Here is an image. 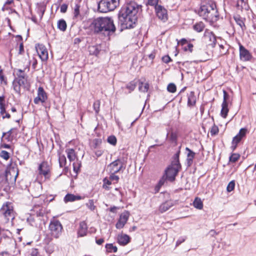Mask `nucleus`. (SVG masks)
Masks as SVG:
<instances>
[{
    "mask_svg": "<svg viewBox=\"0 0 256 256\" xmlns=\"http://www.w3.org/2000/svg\"><path fill=\"white\" fill-rule=\"evenodd\" d=\"M193 47V44L191 43H189L187 46L184 47L183 49L185 52L189 50L190 52H192Z\"/></svg>",
    "mask_w": 256,
    "mask_h": 256,
    "instance_id": "nucleus-58",
    "label": "nucleus"
},
{
    "mask_svg": "<svg viewBox=\"0 0 256 256\" xmlns=\"http://www.w3.org/2000/svg\"><path fill=\"white\" fill-rule=\"evenodd\" d=\"M160 0H148L146 3L147 5L152 6L154 7V9L157 6H160L158 3Z\"/></svg>",
    "mask_w": 256,
    "mask_h": 256,
    "instance_id": "nucleus-49",
    "label": "nucleus"
},
{
    "mask_svg": "<svg viewBox=\"0 0 256 256\" xmlns=\"http://www.w3.org/2000/svg\"><path fill=\"white\" fill-rule=\"evenodd\" d=\"M103 185L102 188L106 190H110V187L108 186L112 184V181L110 179H108L107 178H105L103 179Z\"/></svg>",
    "mask_w": 256,
    "mask_h": 256,
    "instance_id": "nucleus-41",
    "label": "nucleus"
},
{
    "mask_svg": "<svg viewBox=\"0 0 256 256\" xmlns=\"http://www.w3.org/2000/svg\"><path fill=\"white\" fill-rule=\"evenodd\" d=\"M181 170L168 166L164 170V172L161 177L166 182L168 181L172 182L176 180V178Z\"/></svg>",
    "mask_w": 256,
    "mask_h": 256,
    "instance_id": "nucleus-8",
    "label": "nucleus"
},
{
    "mask_svg": "<svg viewBox=\"0 0 256 256\" xmlns=\"http://www.w3.org/2000/svg\"><path fill=\"white\" fill-rule=\"evenodd\" d=\"M240 158V155L236 153H234L231 154L229 158L230 162H235L238 161Z\"/></svg>",
    "mask_w": 256,
    "mask_h": 256,
    "instance_id": "nucleus-45",
    "label": "nucleus"
},
{
    "mask_svg": "<svg viewBox=\"0 0 256 256\" xmlns=\"http://www.w3.org/2000/svg\"><path fill=\"white\" fill-rule=\"evenodd\" d=\"M38 54L43 62L46 61L48 59V52L46 46L42 44H38L36 46Z\"/></svg>",
    "mask_w": 256,
    "mask_h": 256,
    "instance_id": "nucleus-11",
    "label": "nucleus"
},
{
    "mask_svg": "<svg viewBox=\"0 0 256 256\" xmlns=\"http://www.w3.org/2000/svg\"><path fill=\"white\" fill-rule=\"evenodd\" d=\"M156 16L159 19L166 22L168 20L167 10L162 6H157L155 8Z\"/></svg>",
    "mask_w": 256,
    "mask_h": 256,
    "instance_id": "nucleus-16",
    "label": "nucleus"
},
{
    "mask_svg": "<svg viewBox=\"0 0 256 256\" xmlns=\"http://www.w3.org/2000/svg\"><path fill=\"white\" fill-rule=\"evenodd\" d=\"M89 26L94 34L104 36L114 34L116 30L112 18L108 16L94 18Z\"/></svg>",
    "mask_w": 256,
    "mask_h": 256,
    "instance_id": "nucleus-2",
    "label": "nucleus"
},
{
    "mask_svg": "<svg viewBox=\"0 0 256 256\" xmlns=\"http://www.w3.org/2000/svg\"><path fill=\"white\" fill-rule=\"evenodd\" d=\"M58 161L60 168L64 166L66 162V156L64 155L59 154Z\"/></svg>",
    "mask_w": 256,
    "mask_h": 256,
    "instance_id": "nucleus-43",
    "label": "nucleus"
},
{
    "mask_svg": "<svg viewBox=\"0 0 256 256\" xmlns=\"http://www.w3.org/2000/svg\"><path fill=\"white\" fill-rule=\"evenodd\" d=\"M67 28L66 22L64 19H60L58 22V28L62 32H64Z\"/></svg>",
    "mask_w": 256,
    "mask_h": 256,
    "instance_id": "nucleus-37",
    "label": "nucleus"
},
{
    "mask_svg": "<svg viewBox=\"0 0 256 256\" xmlns=\"http://www.w3.org/2000/svg\"><path fill=\"white\" fill-rule=\"evenodd\" d=\"M120 4V0H100L98 2V10L106 13L114 10Z\"/></svg>",
    "mask_w": 256,
    "mask_h": 256,
    "instance_id": "nucleus-5",
    "label": "nucleus"
},
{
    "mask_svg": "<svg viewBox=\"0 0 256 256\" xmlns=\"http://www.w3.org/2000/svg\"><path fill=\"white\" fill-rule=\"evenodd\" d=\"M174 202L173 200H166L162 203L159 206V211L161 213H164L168 210L170 208L174 206Z\"/></svg>",
    "mask_w": 256,
    "mask_h": 256,
    "instance_id": "nucleus-19",
    "label": "nucleus"
},
{
    "mask_svg": "<svg viewBox=\"0 0 256 256\" xmlns=\"http://www.w3.org/2000/svg\"><path fill=\"white\" fill-rule=\"evenodd\" d=\"M100 100H96L93 104V108L96 114H98L100 112Z\"/></svg>",
    "mask_w": 256,
    "mask_h": 256,
    "instance_id": "nucleus-46",
    "label": "nucleus"
},
{
    "mask_svg": "<svg viewBox=\"0 0 256 256\" xmlns=\"http://www.w3.org/2000/svg\"><path fill=\"white\" fill-rule=\"evenodd\" d=\"M162 61L168 64L169 62L172 60V58L168 55H166L162 57Z\"/></svg>",
    "mask_w": 256,
    "mask_h": 256,
    "instance_id": "nucleus-57",
    "label": "nucleus"
},
{
    "mask_svg": "<svg viewBox=\"0 0 256 256\" xmlns=\"http://www.w3.org/2000/svg\"><path fill=\"white\" fill-rule=\"evenodd\" d=\"M228 103L222 102V110L220 112L221 116L224 118H226L228 116Z\"/></svg>",
    "mask_w": 256,
    "mask_h": 256,
    "instance_id": "nucleus-32",
    "label": "nucleus"
},
{
    "mask_svg": "<svg viewBox=\"0 0 256 256\" xmlns=\"http://www.w3.org/2000/svg\"><path fill=\"white\" fill-rule=\"evenodd\" d=\"M198 14L208 22H214L219 18L216 4L212 2L202 4L198 11Z\"/></svg>",
    "mask_w": 256,
    "mask_h": 256,
    "instance_id": "nucleus-3",
    "label": "nucleus"
},
{
    "mask_svg": "<svg viewBox=\"0 0 256 256\" xmlns=\"http://www.w3.org/2000/svg\"><path fill=\"white\" fill-rule=\"evenodd\" d=\"M102 143L101 138H94L92 140L90 148L92 150L100 148V146Z\"/></svg>",
    "mask_w": 256,
    "mask_h": 256,
    "instance_id": "nucleus-30",
    "label": "nucleus"
},
{
    "mask_svg": "<svg viewBox=\"0 0 256 256\" xmlns=\"http://www.w3.org/2000/svg\"><path fill=\"white\" fill-rule=\"evenodd\" d=\"M165 182H166L160 178L154 188L155 193L158 192L160 191V188L165 184Z\"/></svg>",
    "mask_w": 256,
    "mask_h": 256,
    "instance_id": "nucleus-42",
    "label": "nucleus"
},
{
    "mask_svg": "<svg viewBox=\"0 0 256 256\" xmlns=\"http://www.w3.org/2000/svg\"><path fill=\"white\" fill-rule=\"evenodd\" d=\"M130 241V237L126 234H120L117 236V242L120 246H126Z\"/></svg>",
    "mask_w": 256,
    "mask_h": 256,
    "instance_id": "nucleus-18",
    "label": "nucleus"
},
{
    "mask_svg": "<svg viewBox=\"0 0 256 256\" xmlns=\"http://www.w3.org/2000/svg\"><path fill=\"white\" fill-rule=\"evenodd\" d=\"M48 99V96L46 92L44 91V88L40 86L38 90V96L34 100V102L35 104H38L40 102L42 103H44Z\"/></svg>",
    "mask_w": 256,
    "mask_h": 256,
    "instance_id": "nucleus-14",
    "label": "nucleus"
},
{
    "mask_svg": "<svg viewBox=\"0 0 256 256\" xmlns=\"http://www.w3.org/2000/svg\"><path fill=\"white\" fill-rule=\"evenodd\" d=\"M39 172L40 174L47 177L49 174L50 168V166L46 162H42L38 166Z\"/></svg>",
    "mask_w": 256,
    "mask_h": 256,
    "instance_id": "nucleus-17",
    "label": "nucleus"
},
{
    "mask_svg": "<svg viewBox=\"0 0 256 256\" xmlns=\"http://www.w3.org/2000/svg\"><path fill=\"white\" fill-rule=\"evenodd\" d=\"M100 46L98 45L92 46L89 47V52L90 54L97 56L100 52Z\"/></svg>",
    "mask_w": 256,
    "mask_h": 256,
    "instance_id": "nucleus-28",
    "label": "nucleus"
},
{
    "mask_svg": "<svg viewBox=\"0 0 256 256\" xmlns=\"http://www.w3.org/2000/svg\"><path fill=\"white\" fill-rule=\"evenodd\" d=\"M0 156L5 160H8L10 158V153L6 150H2L0 153Z\"/></svg>",
    "mask_w": 256,
    "mask_h": 256,
    "instance_id": "nucleus-51",
    "label": "nucleus"
},
{
    "mask_svg": "<svg viewBox=\"0 0 256 256\" xmlns=\"http://www.w3.org/2000/svg\"><path fill=\"white\" fill-rule=\"evenodd\" d=\"M27 222L30 224L32 226H36V224H35L34 222V217L30 215L27 218Z\"/></svg>",
    "mask_w": 256,
    "mask_h": 256,
    "instance_id": "nucleus-53",
    "label": "nucleus"
},
{
    "mask_svg": "<svg viewBox=\"0 0 256 256\" xmlns=\"http://www.w3.org/2000/svg\"><path fill=\"white\" fill-rule=\"evenodd\" d=\"M68 5L66 4H62L60 8V11L62 13H65L68 9Z\"/></svg>",
    "mask_w": 256,
    "mask_h": 256,
    "instance_id": "nucleus-64",
    "label": "nucleus"
},
{
    "mask_svg": "<svg viewBox=\"0 0 256 256\" xmlns=\"http://www.w3.org/2000/svg\"><path fill=\"white\" fill-rule=\"evenodd\" d=\"M196 98L194 92L192 91L189 94H188V103L187 105L189 107H192L196 105Z\"/></svg>",
    "mask_w": 256,
    "mask_h": 256,
    "instance_id": "nucleus-24",
    "label": "nucleus"
},
{
    "mask_svg": "<svg viewBox=\"0 0 256 256\" xmlns=\"http://www.w3.org/2000/svg\"><path fill=\"white\" fill-rule=\"evenodd\" d=\"M169 135V133L168 132L166 134V138L168 137ZM169 141L172 143H174L176 144H177V141H178V134L176 132H172L170 134V137L168 138Z\"/></svg>",
    "mask_w": 256,
    "mask_h": 256,
    "instance_id": "nucleus-31",
    "label": "nucleus"
},
{
    "mask_svg": "<svg viewBox=\"0 0 256 256\" xmlns=\"http://www.w3.org/2000/svg\"><path fill=\"white\" fill-rule=\"evenodd\" d=\"M6 104L4 103L0 104V114H2L6 113Z\"/></svg>",
    "mask_w": 256,
    "mask_h": 256,
    "instance_id": "nucleus-62",
    "label": "nucleus"
},
{
    "mask_svg": "<svg viewBox=\"0 0 256 256\" xmlns=\"http://www.w3.org/2000/svg\"><path fill=\"white\" fill-rule=\"evenodd\" d=\"M130 216V212L128 210H125L120 216L118 222L116 224V227L117 229L123 228L127 222Z\"/></svg>",
    "mask_w": 256,
    "mask_h": 256,
    "instance_id": "nucleus-13",
    "label": "nucleus"
},
{
    "mask_svg": "<svg viewBox=\"0 0 256 256\" xmlns=\"http://www.w3.org/2000/svg\"><path fill=\"white\" fill-rule=\"evenodd\" d=\"M62 230V226L58 220L54 218L50 220L48 230L52 236L55 238H58L61 236Z\"/></svg>",
    "mask_w": 256,
    "mask_h": 256,
    "instance_id": "nucleus-7",
    "label": "nucleus"
},
{
    "mask_svg": "<svg viewBox=\"0 0 256 256\" xmlns=\"http://www.w3.org/2000/svg\"><path fill=\"white\" fill-rule=\"evenodd\" d=\"M10 165L11 166V170H10V174H11V172H14V174L16 172V174L14 176V182H15L16 181V178L18 177V168H16V163L12 164V162H11L10 163Z\"/></svg>",
    "mask_w": 256,
    "mask_h": 256,
    "instance_id": "nucleus-39",
    "label": "nucleus"
},
{
    "mask_svg": "<svg viewBox=\"0 0 256 256\" xmlns=\"http://www.w3.org/2000/svg\"><path fill=\"white\" fill-rule=\"evenodd\" d=\"M0 214L4 218L5 222L8 223L10 220L12 221L14 218V216L12 203L8 202H4L0 209Z\"/></svg>",
    "mask_w": 256,
    "mask_h": 256,
    "instance_id": "nucleus-6",
    "label": "nucleus"
},
{
    "mask_svg": "<svg viewBox=\"0 0 256 256\" xmlns=\"http://www.w3.org/2000/svg\"><path fill=\"white\" fill-rule=\"evenodd\" d=\"M248 132V130L246 128H243L240 129L238 133L236 135L241 140L246 136Z\"/></svg>",
    "mask_w": 256,
    "mask_h": 256,
    "instance_id": "nucleus-34",
    "label": "nucleus"
},
{
    "mask_svg": "<svg viewBox=\"0 0 256 256\" xmlns=\"http://www.w3.org/2000/svg\"><path fill=\"white\" fill-rule=\"evenodd\" d=\"M108 167L110 168V176L109 178L111 181L115 180L116 182H118L120 178L116 174L122 171L124 172L126 168V166L123 160L118 158L108 164Z\"/></svg>",
    "mask_w": 256,
    "mask_h": 256,
    "instance_id": "nucleus-4",
    "label": "nucleus"
},
{
    "mask_svg": "<svg viewBox=\"0 0 256 256\" xmlns=\"http://www.w3.org/2000/svg\"><path fill=\"white\" fill-rule=\"evenodd\" d=\"M180 148L181 146H179L178 150L172 156V158L171 163L169 164V166H171L181 170L182 165L180 162Z\"/></svg>",
    "mask_w": 256,
    "mask_h": 256,
    "instance_id": "nucleus-15",
    "label": "nucleus"
},
{
    "mask_svg": "<svg viewBox=\"0 0 256 256\" xmlns=\"http://www.w3.org/2000/svg\"><path fill=\"white\" fill-rule=\"evenodd\" d=\"M107 142L110 144L112 145V146H116L117 142V140L116 137L112 135L109 136H108L107 138Z\"/></svg>",
    "mask_w": 256,
    "mask_h": 256,
    "instance_id": "nucleus-44",
    "label": "nucleus"
},
{
    "mask_svg": "<svg viewBox=\"0 0 256 256\" xmlns=\"http://www.w3.org/2000/svg\"><path fill=\"white\" fill-rule=\"evenodd\" d=\"M205 28V24L202 22H197L192 26L193 30L197 32H202Z\"/></svg>",
    "mask_w": 256,
    "mask_h": 256,
    "instance_id": "nucleus-26",
    "label": "nucleus"
},
{
    "mask_svg": "<svg viewBox=\"0 0 256 256\" xmlns=\"http://www.w3.org/2000/svg\"><path fill=\"white\" fill-rule=\"evenodd\" d=\"M248 132V130L246 128H243L240 129L238 133L236 135L241 140L246 136Z\"/></svg>",
    "mask_w": 256,
    "mask_h": 256,
    "instance_id": "nucleus-33",
    "label": "nucleus"
},
{
    "mask_svg": "<svg viewBox=\"0 0 256 256\" xmlns=\"http://www.w3.org/2000/svg\"><path fill=\"white\" fill-rule=\"evenodd\" d=\"M6 104L4 103L0 104V114H2L6 113Z\"/></svg>",
    "mask_w": 256,
    "mask_h": 256,
    "instance_id": "nucleus-61",
    "label": "nucleus"
},
{
    "mask_svg": "<svg viewBox=\"0 0 256 256\" xmlns=\"http://www.w3.org/2000/svg\"><path fill=\"white\" fill-rule=\"evenodd\" d=\"M94 150V152L97 158H99L102 156L104 153V151L101 150L100 148H98L97 149H95Z\"/></svg>",
    "mask_w": 256,
    "mask_h": 256,
    "instance_id": "nucleus-55",
    "label": "nucleus"
},
{
    "mask_svg": "<svg viewBox=\"0 0 256 256\" xmlns=\"http://www.w3.org/2000/svg\"><path fill=\"white\" fill-rule=\"evenodd\" d=\"M194 206L198 210H202L203 208V203L200 198H196L193 202Z\"/></svg>",
    "mask_w": 256,
    "mask_h": 256,
    "instance_id": "nucleus-36",
    "label": "nucleus"
},
{
    "mask_svg": "<svg viewBox=\"0 0 256 256\" xmlns=\"http://www.w3.org/2000/svg\"><path fill=\"white\" fill-rule=\"evenodd\" d=\"M106 250L108 252H116L118 250V248L116 246H114L112 244H106L105 246Z\"/></svg>",
    "mask_w": 256,
    "mask_h": 256,
    "instance_id": "nucleus-38",
    "label": "nucleus"
},
{
    "mask_svg": "<svg viewBox=\"0 0 256 256\" xmlns=\"http://www.w3.org/2000/svg\"><path fill=\"white\" fill-rule=\"evenodd\" d=\"M186 150L188 152L187 154L186 165L188 167H190L192 164L196 153L188 147L186 148Z\"/></svg>",
    "mask_w": 256,
    "mask_h": 256,
    "instance_id": "nucleus-20",
    "label": "nucleus"
},
{
    "mask_svg": "<svg viewBox=\"0 0 256 256\" xmlns=\"http://www.w3.org/2000/svg\"><path fill=\"white\" fill-rule=\"evenodd\" d=\"M86 205L92 211L94 210L96 208V206L94 205V200L92 199L89 200L88 202Z\"/></svg>",
    "mask_w": 256,
    "mask_h": 256,
    "instance_id": "nucleus-47",
    "label": "nucleus"
},
{
    "mask_svg": "<svg viewBox=\"0 0 256 256\" xmlns=\"http://www.w3.org/2000/svg\"><path fill=\"white\" fill-rule=\"evenodd\" d=\"M245 4L246 3L244 0H238L236 3V7L238 9H242L243 8L242 4Z\"/></svg>",
    "mask_w": 256,
    "mask_h": 256,
    "instance_id": "nucleus-60",
    "label": "nucleus"
},
{
    "mask_svg": "<svg viewBox=\"0 0 256 256\" xmlns=\"http://www.w3.org/2000/svg\"><path fill=\"white\" fill-rule=\"evenodd\" d=\"M248 132V130L246 128H243L240 129L238 133L236 135L241 140L246 136Z\"/></svg>",
    "mask_w": 256,
    "mask_h": 256,
    "instance_id": "nucleus-35",
    "label": "nucleus"
},
{
    "mask_svg": "<svg viewBox=\"0 0 256 256\" xmlns=\"http://www.w3.org/2000/svg\"><path fill=\"white\" fill-rule=\"evenodd\" d=\"M203 39L206 42L208 43V45L212 48L215 47L216 43V36L214 32L208 29L205 30L203 36Z\"/></svg>",
    "mask_w": 256,
    "mask_h": 256,
    "instance_id": "nucleus-10",
    "label": "nucleus"
},
{
    "mask_svg": "<svg viewBox=\"0 0 256 256\" xmlns=\"http://www.w3.org/2000/svg\"><path fill=\"white\" fill-rule=\"evenodd\" d=\"M73 19L76 20H81L82 16L80 14V5L78 4H76L74 8Z\"/></svg>",
    "mask_w": 256,
    "mask_h": 256,
    "instance_id": "nucleus-25",
    "label": "nucleus"
},
{
    "mask_svg": "<svg viewBox=\"0 0 256 256\" xmlns=\"http://www.w3.org/2000/svg\"><path fill=\"white\" fill-rule=\"evenodd\" d=\"M218 132V128L216 126H213L210 130V134L212 136L216 134Z\"/></svg>",
    "mask_w": 256,
    "mask_h": 256,
    "instance_id": "nucleus-63",
    "label": "nucleus"
},
{
    "mask_svg": "<svg viewBox=\"0 0 256 256\" xmlns=\"http://www.w3.org/2000/svg\"><path fill=\"white\" fill-rule=\"evenodd\" d=\"M84 198L79 195H74L72 194H67L64 197V200L66 203L72 202L82 199Z\"/></svg>",
    "mask_w": 256,
    "mask_h": 256,
    "instance_id": "nucleus-23",
    "label": "nucleus"
},
{
    "mask_svg": "<svg viewBox=\"0 0 256 256\" xmlns=\"http://www.w3.org/2000/svg\"><path fill=\"white\" fill-rule=\"evenodd\" d=\"M142 5L134 1L126 2L120 8L118 14V24L122 29H130L136 26L138 13L142 10Z\"/></svg>",
    "mask_w": 256,
    "mask_h": 256,
    "instance_id": "nucleus-1",
    "label": "nucleus"
},
{
    "mask_svg": "<svg viewBox=\"0 0 256 256\" xmlns=\"http://www.w3.org/2000/svg\"><path fill=\"white\" fill-rule=\"evenodd\" d=\"M223 94H224V98H223V102L224 103H228V100L230 98V96L228 94L226 90H223Z\"/></svg>",
    "mask_w": 256,
    "mask_h": 256,
    "instance_id": "nucleus-56",
    "label": "nucleus"
},
{
    "mask_svg": "<svg viewBox=\"0 0 256 256\" xmlns=\"http://www.w3.org/2000/svg\"><path fill=\"white\" fill-rule=\"evenodd\" d=\"M87 232L88 226L86 222L84 221L80 222L78 230V236L82 237L86 236Z\"/></svg>",
    "mask_w": 256,
    "mask_h": 256,
    "instance_id": "nucleus-21",
    "label": "nucleus"
},
{
    "mask_svg": "<svg viewBox=\"0 0 256 256\" xmlns=\"http://www.w3.org/2000/svg\"><path fill=\"white\" fill-rule=\"evenodd\" d=\"M17 77L15 78L14 79H25L28 78V76L26 73L22 74H16Z\"/></svg>",
    "mask_w": 256,
    "mask_h": 256,
    "instance_id": "nucleus-59",
    "label": "nucleus"
},
{
    "mask_svg": "<svg viewBox=\"0 0 256 256\" xmlns=\"http://www.w3.org/2000/svg\"><path fill=\"white\" fill-rule=\"evenodd\" d=\"M234 19L236 24L240 26L242 32H244V31L246 29L244 24V20L246 19L244 18H242L238 14L234 16Z\"/></svg>",
    "mask_w": 256,
    "mask_h": 256,
    "instance_id": "nucleus-22",
    "label": "nucleus"
},
{
    "mask_svg": "<svg viewBox=\"0 0 256 256\" xmlns=\"http://www.w3.org/2000/svg\"><path fill=\"white\" fill-rule=\"evenodd\" d=\"M239 51L240 59L244 62L250 61L252 56L250 52L246 49L241 44H239Z\"/></svg>",
    "mask_w": 256,
    "mask_h": 256,
    "instance_id": "nucleus-12",
    "label": "nucleus"
},
{
    "mask_svg": "<svg viewBox=\"0 0 256 256\" xmlns=\"http://www.w3.org/2000/svg\"><path fill=\"white\" fill-rule=\"evenodd\" d=\"M142 85L143 82L139 81V90L144 92H147L149 88V84L148 83H145L144 86Z\"/></svg>",
    "mask_w": 256,
    "mask_h": 256,
    "instance_id": "nucleus-40",
    "label": "nucleus"
},
{
    "mask_svg": "<svg viewBox=\"0 0 256 256\" xmlns=\"http://www.w3.org/2000/svg\"><path fill=\"white\" fill-rule=\"evenodd\" d=\"M53 236H52L46 234L44 240V244H48L52 240Z\"/></svg>",
    "mask_w": 256,
    "mask_h": 256,
    "instance_id": "nucleus-54",
    "label": "nucleus"
},
{
    "mask_svg": "<svg viewBox=\"0 0 256 256\" xmlns=\"http://www.w3.org/2000/svg\"><path fill=\"white\" fill-rule=\"evenodd\" d=\"M137 83L138 81L134 80L128 82L126 86V88L129 90L128 94L131 93L134 90L137 86Z\"/></svg>",
    "mask_w": 256,
    "mask_h": 256,
    "instance_id": "nucleus-29",
    "label": "nucleus"
},
{
    "mask_svg": "<svg viewBox=\"0 0 256 256\" xmlns=\"http://www.w3.org/2000/svg\"><path fill=\"white\" fill-rule=\"evenodd\" d=\"M234 187L235 182L234 180H232L228 184L226 187V190L228 192H231L234 190Z\"/></svg>",
    "mask_w": 256,
    "mask_h": 256,
    "instance_id": "nucleus-50",
    "label": "nucleus"
},
{
    "mask_svg": "<svg viewBox=\"0 0 256 256\" xmlns=\"http://www.w3.org/2000/svg\"><path fill=\"white\" fill-rule=\"evenodd\" d=\"M167 90L168 92L174 93L176 90V87L175 84L173 83H170L167 86Z\"/></svg>",
    "mask_w": 256,
    "mask_h": 256,
    "instance_id": "nucleus-48",
    "label": "nucleus"
},
{
    "mask_svg": "<svg viewBox=\"0 0 256 256\" xmlns=\"http://www.w3.org/2000/svg\"><path fill=\"white\" fill-rule=\"evenodd\" d=\"M67 157L70 162L74 161L76 158L75 150L73 148H68L66 150Z\"/></svg>",
    "mask_w": 256,
    "mask_h": 256,
    "instance_id": "nucleus-27",
    "label": "nucleus"
},
{
    "mask_svg": "<svg viewBox=\"0 0 256 256\" xmlns=\"http://www.w3.org/2000/svg\"><path fill=\"white\" fill-rule=\"evenodd\" d=\"M80 166H81V163H80V162L78 161H77L76 162H74L73 163L74 170L76 173H78V172L80 170Z\"/></svg>",
    "mask_w": 256,
    "mask_h": 256,
    "instance_id": "nucleus-52",
    "label": "nucleus"
},
{
    "mask_svg": "<svg viewBox=\"0 0 256 256\" xmlns=\"http://www.w3.org/2000/svg\"><path fill=\"white\" fill-rule=\"evenodd\" d=\"M12 87L16 93L21 95V88L28 89V78L25 79H14L12 82Z\"/></svg>",
    "mask_w": 256,
    "mask_h": 256,
    "instance_id": "nucleus-9",
    "label": "nucleus"
}]
</instances>
